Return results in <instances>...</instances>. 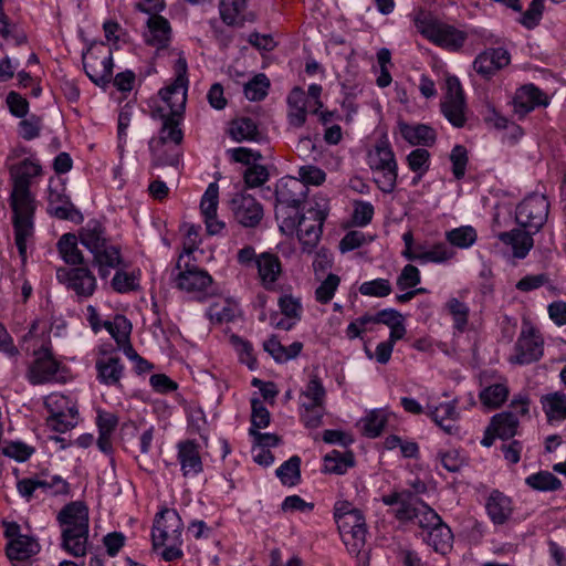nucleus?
<instances>
[{"instance_id": "nucleus-1", "label": "nucleus", "mask_w": 566, "mask_h": 566, "mask_svg": "<svg viewBox=\"0 0 566 566\" xmlns=\"http://www.w3.org/2000/svg\"><path fill=\"white\" fill-rule=\"evenodd\" d=\"M187 70L188 66L186 59L184 56H179L175 64L176 78L170 85L159 91V95L167 104L169 113H165L163 108H158L153 112L154 118H160L163 120L159 136L157 138H151L148 144L150 151L156 156H159L160 148L164 145L168 143L180 145L184 139V133L179 126L187 103Z\"/></svg>"}, {"instance_id": "nucleus-2", "label": "nucleus", "mask_w": 566, "mask_h": 566, "mask_svg": "<svg viewBox=\"0 0 566 566\" xmlns=\"http://www.w3.org/2000/svg\"><path fill=\"white\" fill-rule=\"evenodd\" d=\"M12 191L10 207L13 212V228L17 248H25L33 234L35 200L30 191L32 178L42 174V167L35 158H25L9 168Z\"/></svg>"}, {"instance_id": "nucleus-3", "label": "nucleus", "mask_w": 566, "mask_h": 566, "mask_svg": "<svg viewBox=\"0 0 566 566\" xmlns=\"http://www.w3.org/2000/svg\"><path fill=\"white\" fill-rule=\"evenodd\" d=\"M549 211V202L543 195L526 197L515 211L517 228L507 232H501L499 239L512 248H533L534 235L546 223Z\"/></svg>"}, {"instance_id": "nucleus-4", "label": "nucleus", "mask_w": 566, "mask_h": 566, "mask_svg": "<svg viewBox=\"0 0 566 566\" xmlns=\"http://www.w3.org/2000/svg\"><path fill=\"white\" fill-rule=\"evenodd\" d=\"M88 509L80 501L66 504L57 514L62 547L75 557L85 556L88 543Z\"/></svg>"}, {"instance_id": "nucleus-5", "label": "nucleus", "mask_w": 566, "mask_h": 566, "mask_svg": "<svg viewBox=\"0 0 566 566\" xmlns=\"http://www.w3.org/2000/svg\"><path fill=\"white\" fill-rule=\"evenodd\" d=\"M308 187L295 177H284L275 186V218L280 230L293 234L296 228L297 214L307 197Z\"/></svg>"}, {"instance_id": "nucleus-6", "label": "nucleus", "mask_w": 566, "mask_h": 566, "mask_svg": "<svg viewBox=\"0 0 566 566\" xmlns=\"http://www.w3.org/2000/svg\"><path fill=\"white\" fill-rule=\"evenodd\" d=\"M182 528V521L175 510L164 509L157 514L151 533L153 546L155 549L164 547L161 557L166 562L181 558Z\"/></svg>"}, {"instance_id": "nucleus-7", "label": "nucleus", "mask_w": 566, "mask_h": 566, "mask_svg": "<svg viewBox=\"0 0 566 566\" xmlns=\"http://www.w3.org/2000/svg\"><path fill=\"white\" fill-rule=\"evenodd\" d=\"M367 163L369 168L377 174L374 180L379 190L391 193L396 188L398 165L388 140L377 142L368 153Z\"/></svg>"}, {"instance_id": "nucleus-8", "label": "nucleus", "mask_w": 566, "mask_h": 566, "mask_svg": "<svg viewBox=\"0 0 566 566\" xmlns=\"http://www.w3.org/2000/svg\"><path fill=\"white\" fill-rule=\"evenodd\" d=\"M195 251L196 250H182L179 254L176 264L179 273L176 282L178 289L201 300L203 292L210 286L212 279L207 272L199 270L197 265L191 263V261L195 260Z\"/></svg>"}, {"instance_id": "nucleus-9", "label": "nucleus", "mask_w": 566, "mask_h": 566, "mask_svg": "<svg viewBox=\"0 0 566 566\" xmlns=\"http://www.w3.org/2000/svg\"><path fill=\"white\" fill-rule=\"evenodd\" d=\"M416 27L426 39L450 51L459 50L467 40L464 31L434 19H417Z\"/></svg>"}, {"instance_id": "nucleus-10", "label": "nucleus", "mask_w": 566, "mask_h": 566, "mask_svg": "<svg viewBox=\"0 0 566 566\" xmlns=\"http://www.w3.org/2000/svg\"><path fill=\"white\" fill-rule=\"evenodd\" d=\"M44 405L50 412L46 422L54 431L65 432L77 423V409L69 397L61 394H51Z\"/></svg>"}, {"instance_id": "nucleus-11", "label": "nucleus", "mask_w": 566, "mask_h": 566, "mask_svg": "<svg viewBox=\"0 0 566 566\" xmlns=\"http://www.w3.org/2000/svg\"><path fill=\"white\" fill-rule=\"evenodd\" d=\"M446 84L447 93L441 103V112L454 127H463L467 122V106L461 83L458 77L449 76Z\"/></svg>"}, {"instance_id": "nucleus-12", "label": "nucleus", "mask_w": 566, "mask_h": 566, "mask_svg": "<svg viewBox=\"0 0 566 566\" xmlns=\"http://www.w3.org/2000/svg\"><path fill=\"white\" fill-rule=\"evenodd\" d=\"M60 282L66 283L67 287L73 290L78 296L88 297L96 289V280L87 266L65 269L60 268L56 271Z\"/></svg>"}, {"instance_id": "nucleus-13", "label": "nucleus", "mask_w": 566, "mask_h": 566, "mask_svg": "<svg viewBox=\"0 0 566 566\" xmlns=\"http://www.w3.org/2000/svg\"><path fill=\"white\" fill-rule=\"evenodd\" d=\"M543 338L534 328L523 329L515 344L516 354L511 361L524 365L538 360L543 356Z\"/></svg>"}, {"instance_id": "nucleus-14", "label": "nucleus", "mask_w": 566, "mask_h": 566, "mask_svg": "<svg viewBox=\"0 0 566 566\" xmlns=\"http://www.w3.org/2000/svg\"><path fill=\"white\" fill-rule=\"evenodd\" d=\"M35 360L29 369V379L32 384L39 385L57 379L60 364L54 359L48 347H41L34 353Z\"/></svg>"}, {"instance_id": "nucleus-15", "label": "nucleus", "mask_w": 566, "mask_h": 566, "mask_svg": "<svg viewBox=\"0 0 566 566\" xmlns=\"http://www.w3.org/2000/svg\"><path fill=\"white\" fill-rule=\"evenodd\" d=\"M231 210L235 220L244 227H255L263 217L262 206L254 197L237 193L231 200Z\"/></svg>"}, {"instance_id": "nucleus-16", "label": "nucleus", "mask_w": 566, "mask_h": 566, "mask_svg": "<svg viewBox=\"0 0 566 566\" xmlns=\"http://www.w3.org/2000/svg\"><path fill=\"white\" fill-rule=\"evenodd\" d=\"M511 56L503 48L489 49L480 53L474 62L473 69L483 77H491L495 72L510 63Z\"/></svg>"}, {"instance_id": "nucleus-17", "label": "nucleus", "mask_w": 566, "mask_h": 566, "mask_svg": "<svg viewBox=\"0 0 566 566\" xmlns=\"http://www.w3.org/2000/svg\"><path fill=\"white\" fill-rule=\"evenodd\" d=\"M83 66L90 80L101 87H105L111 83L113 74V56L109 53L103 59L91 55L88 59L83 57Z\"/></svg>"}, {"instance_id": "nucleus-18", "label": "nucleus", "mask_w": 566, "mask_h": 566, "mask_svg": "<svg viewBox=\"0 0 566 566\" xmlns=\"http://www.w3.org/2000/svg\"><path fill=\"white\" fill-rule=\"evenodd\" d=\"M219 11L222 21L230 27H242L254 20V15L248 10L247 0H221Z\"/></svg>"}, {"instance_id": "nucleus-19", "label": "nucleus", "mask_w": 566, "mask_h": 566, "mask_svg": "<svg viewBox=\"0 0 566 566\" xmlns=\"http://www.w3.org/2000/svg\"><path fill=\"white\" fill-rule=\"evenodd\" d=\"M314 222H308L305 216L297 214L296 231L298 240L304 248H315L322 234V226L325 214L322 211L314 212Z\"/></svg>"}, {"instance_id": "nucleus-20", "label": "nucleus", "mask_w": 566, "mask_h": 566, "mask_svg": "<svg viewBox=\"0 0 566 566\" xmlns=\"http://www.w3.org/2000/svg\"><path fill=\"white\" fill-rule=\"evenodd\" d=\"M458 400L440 403L439 406H428V415L446 433H458L457 421L459 412L457 411Z\"/></svg>"}, {"instance_id": "nucleus-21", "label": "nucleus", "mask_w": 566, "mask_h": 566, "mask_svg": "<svg viewBox=\"0 0 566 566\" xmlns=\"http://www.w3.org/2000/svg\"><path fill=\"white\" fill-rule=\"evenodd\" d=\"M48 212L61 220H71L81 222L82 213L74 207L70 198L65 195L50 189L48 197Z\"/></svg>"}, {"instance_id": "nucleus-22", "label": "nucleus", "mask_w": 566, "mask_h": 566, "mask_svg": "<svg viewBox=\"0 0 566 566\" xmlns=\"http://www.w3.org/2000/svg\"><path fill=\"white\" fill-rule=\"evenodd\" d=\"M178 460L185 478L197 475L202 471V461L199 454V448L191 440L178 443Z\"/></svg>"}, {"instance_id": "nucleus-23", "label": "nucleus", "mask_w": 566, "mask_h": 566, "mask_svg": "<svg viewBox=\"0 0 566 566\" xmlns=\"http://www.w3.org/2000/svg\"><path fill=\"white\" fill-rule=\"evenodd\" d=\"M149 34L146 42L157 49H165L171 39V27L169 21L159 14H153L147 20Z\"/></svg>"}, {"instance_id": "nucleus-24", "label": "nucleus", "mask_w": 566, "mask_h": 566, "mask_svg": "<svg viewBox=\"0 0 566 566\" xmlns=\"http://www.w3.org/2000/svg\"><path fill=\"white\" fill-rule=\"evenodd\" d=\"M97 379L106 386H120L124 366L118 357L107 356L96 361Z\"/></svg>"}, {"instance_id": "nucleus-25", "label": "nucleus", "mask_w": 566, "mask_h": 566, "mask_svg": "<svg viewBox=\"0 0 566 566\" xmlns=\"http://www.w3.org/2000/svg\"><path fill=\"white\" fill-rule=\"evenodd\" d=\"M306 103L307 98L305 92L296 86L294 87L289 96H287V106H289V123L294 127H302L306 122Z\"/></svg>"}, {"instance_id": "nucleus-26", "label": "nucleus", "mask_w": 566, "mask_h": 566, "mask_svg": "<svg viewBox=\"0 0 566 566\" xmlns=\"http://www.w3.org/2000/svg\"><path fill=\"white\" fill-rule=\"evenodd\" d=\"M541 405L548 423L566 419V395L564 392L555 391L544 395L541 398Z\"/></svg>"}, {"instance_id": "nucleus-27", "label": "nucleus", "mask_w": 566, "mask_h": 566, "mask_svg": "<svg viewBox=\"0 0 566 566\" xmlns=\"http://www.w3.org/2000/svg\"><path fill=\"white\" fill-rule=\"evenodd\" d=\"M263 348L276 363H285L300 355L303 344L301 342H294L289 347H285L277 337L273 335L263 343Z\"/></svg>"}, {"instance_id": "nucleus-28", "label": "nucleus", "mask_w": 566, "mask_h": 566, "mask_svg": "<svg viewBox=\"0 0 566 566\" xmlns=\"http://www.w3.org/2000/svg\"><path fill=\"white\" fill-rule=\"evenodd\" d=\"M366 533V525H364L356 530H350L349 533H343L340 535L343 542L348 548V552L356 554L359 563L367 566L369 564V552L364 551Z\"/></svg>"}, {"instance_id": "nucleus-29", "label": "nucleus", "mask_w": 566, "mask_h": 566, "mask_svg": "<svg viewBox=\"0 0 566 566\" xmlns=\"http://www.w3.org/2000/svg\"><path fill=\"white\" fill-rule=\"evenodd\" d=\"M80 240L85 248H107L109 243L103 224L97 220H90L82 228Z\"/></svg>"}, {"instance_id": "nucleus-30", "label": "nucleus", "mask_w": 566, "mask_h": 566, "mask_svg": "<svg viewBox=\"0 0 566 566\" xmlns=\"http://www.w3.org/2000/svg\"><path fill=\"white\" fill-rule=\"evenodd\" d=\"M400 130L402 137L411 145L431 146L436 142L434 129L424 124H403Z\"/></svg>"}, {"instance_id": "nucleus-31", "label": "nucleus", "mask_w": 566, "mask_h": 566, "mask_svg": "<svg viewBox=\"0 0 566 566\" xmlns=\"http://www.w3.org/2000/svg\"><path fill=\"white\" fill-rule=\"evenodd\" d=\"M542 92L534 85H525L517 91L515 97V112L525 115L533 111L535 106L545 104L542 101Z\"/></svg>"}, {"instance_id": "nucleus-32", "label": "nucleus", "mask_w": 566, "mask_h": 566, "mask_svg": "<svg viewBox=\"0 0 566 566\" xmlns=\"http://www.w3.org/2000/svg\"><path fill=\"white\" fill-rule=\"evenodd\" d=\"M39 544L31 537L19 535L7 546V555L10 559L24 560L36 554Z\"/></svg>"}, {"instance_id": "nucleus-33", "label": "nucleus", "mask_w": 566, "mask_h": 566, "mask_svg": "<svg viewBox=\"0 0 566 566\" xmlns=\"http://www.w3.org/2000/svg\"><path fill=\"white\" fill-rule=\"evenodd\" d=\"M256 266L265 286L274 283L281 273L279 258L270 252H263L258 256Z\"/></svg>"}, {"instance_id": "nucleus-34", "label": "nucleus", "mask_w": 566, "mask_h": 566, "mask_svg": "<svg viewBox=\"0 0 566 566\" xmlns=\"http://www.w3.org/2000/svg\"><path fill=\"white\" fill-rule=\"evenodd\" d=\"M426 541L436 552L446 554L452 547L453 534L450 527L441 522L428 531Z\"/></svg>"}, {"instance_id": "nucleus-35", "label": "nucleus", "mask_w": 566, "mask_h": 566, "mask_svg": "<svg viewBox=\"0 0 566 566\" xmlns=\"http://www.w3.org/2000/svg\"><path fill=\"white\" fill-rule=\"evenodd\" d=\"M491 428L500 439H510L515 436L518 419L512 411H504L492 417Z\"/></svg>"}, {"instance_id": "nucleus-36", "label": "nucleus", "mask_w": 566, "mask_h": 566, "mask_svg": "<svg viewBox=\"0 0 566 566\" xmlns=\"http://www.w3.org/2000/svg\"><path fill=\"white\" fill-rule=\"evenodd\" d=\"M119 250H90L93 255V265L97 268L102 277H106L111 270L117 269L122 264Z\"/></svg>"}, {"instance_id": "nucleus-37", "label": "nucleus", "mask_w": 566, "mask_h": 566, "mask_svg": "<svg viewBox=\"0 0 566 566\" xmlns=\"http://www.w3.org/2000/svg\"><path fill=\"white\" fill-rule=\"evenodd\" d=\"M488 513L495 524H503L511 515V501L500 494H492L486 504Z\"/></svg>"}, {"instance_id": "nucleus-38", "label": "nucleus", "mask_w": 566, "mask_h": 566, "mask_svg": "<svg viewBox=\"0 0 566 566\" xmlns=\"http://www.w3.org/2000/svg\"><path fill=\"white\" fill-rule=\"evenodd\" d=\"M301 459L297 455L291 457L276 469V476L284 485L294 486L301 480Z\"/></svg>"}, {"instance_id": "nucleus-39", "label": "nucleus", "mask_w": 566, "mask_h": 566, "mask_svg": "<svg viewBox=\"0 0 566 566\" xmlns=\"http://www.w3.org/2000/svg\"><path fill=\"white\" fill-rule=\"evenodd\" d=\"M509 397L505 384H494L485 387L479 395L481 402L488 408H499Z\"/></svg>"}, {"instance_id": "nucleus-40", "label": "nucleus", "mask_w": 566, "mask_h": 566, "mask_svg": "<svg viewBox=\"0 0 566 566\" xmlns=\"http://www.w3.org/2000/svg\"><path fill=\"white\" fill-rule=\"evenodd\" d=\"M230 135L237 142L254 140L259 135V130L253 119L241 117L232 122Z\"/></svg>"}, {"instance_id": "nucleus-41", "label": "nucleus", "mask_w": 566, "mask_h": 566, "mask_svg": "<svg viewBox=\"0 0 566 566\" xmlns=\"http://www.w3.org/2000/svg\"><path fill=\"white\" fill-rule=\"evenodd\" d=\"M354 464L352 453H342L333 450L324 457L325 472L343 474Z\"/></svg>"}, {"instance_id": "nucleus-42", "label": "nucleus", "mask_w": 566, "mask_h": 566, "mask_svg": "<svg viewBox=\"0 0 566 566\" xmlns=\"http://www.w3.org/2000/svg\"><path fill=\"white\" fill-rule=\"evenodd\" d=\"M326 390L316 375L312 376L305 389L301 392V403L324 406Z\"/></svg>"}, {"instance_id": "nucleus-43", "label": "nucleus", "mask_w": 566, "mask_h": 566, "mask_svg": "<svg viewBox=\"0 0 566 566\" xmlns=\"http://www.w3.org/2000/svg\"><path fill=\"white\" fill-rule=\"evenodd\" d=\"M406 259L412 261H419L421 264L427 262H444L453 258V250H426L422 253H418V250H403Z\"/></svg>"}, {"instance_id": "nucleus-44", "label": "nucleus", "mask_w": 566, "mask_h": 566, "mask_svg": "<svg viewBox=\"0 0 566 566\" xmlns=\"http://www.w3.org/2000/svg\"><path fill=\"white\" fill-rule=\"evenodd\" d=\"M269 87V78L265 74L260 73L244 85V95L250 101H261L268 95Z\"/></svg>"}, {"instance_id": "nucleus-45", "label": "nucleus", "mask_w": 566, "mask_h": 566, "mask_svg": "<svg viewBox=\"0 0 566 566\" xmlns=\"http://www.w3.org/2000/svg\"><path fill=\"white\" fill-rule=\"evenodd\" d=\"M387 417L382 410H373L363 420V432L369 438L378 437L385 428Z\"/></svg>"}, {"instance_id": "nucleus-46", "label": "nucleus", "mask_w": 566, "mask_h": 566, "mask_svg": "<svg viewBox=\"0 0 566 566\" xmlns=\"http://www.w3.org/2000/svg\"><path fill=\"white\" fill-rule=\"evenodd\" d=\"M527 485L537 491H555L560 488V481L551 472L542 471L526 479Z\"/></svg>"}, {"instance_id": "nucleus-47", "label": "nucleus", "mask_w": 566, "mask_h": 566, "mask_svg": "<svg viewBox=\"0 0 566 566\" xmlns=\"http://www.w3.org/2000/svg\"><path fill=\"white\" fill-rule=\"evenodd\" d=\"M219 202V187L216 182L209 184L200 202V210L203 219H210L217 216Z\"/></svg>"}, {"instance_id": "nucleus-48", "label": "nucleus", "mask_w": 566, "mask_h": 566, "mask_svg": "<svg viewBox=\"0 0 566 566\" xmlns=\"http://www.w3.org/2000/svg\"><path fill=\"white\" fill-rule=\"evenodd\" d=\"M104 326L118 345L128 340L132 325L124 316L117 315L114 321H106Z\"/></svg>"}, {"instance_id": "nucleus-49", "label": "nucleus", "mask_w": 566, "mask_h": 566, "mask_svg": "<svg viewBox=\"0 0 566 566\" xmlns=\"http://www.w3.org/2000/svg\"><path fill=\"white\" fill-rule=\"evenodd\" d=\"M430 154L424 148H417L407 156V164L411 171L418 174V179L429 169Z\"/></svg>"}, {"instance_id": "nucleus-50", "label": "nucleus", "mask_w": 566, "mask_h": 566, "mask_svg": "<svg viewBox=\"0 0 566 566\" xmlns=\"http://www.w3.org/2000/svg\"><path fill=\"white\" fill-rule=\"evenodd\" d=\"M301 419L305 427L315 429L322 424V419L325 413V405L316 406L310 403H301Z\"/></svg>"}, {"instance_id": "nucleus-51", "label": "nucleus", "mask_w": 566, "mask_h": 566, "mask_svg": "<svg viewBox=\"0 0 566 566\" xmlns=\"http://www.w3.org/2000/svg\"><path fill=\"white\" fill-rule=\"evenodd\" d=\"M359 292L365 296L385 297L391 293V285L388 280L376 279L373 281L364 282L359 286Z\"/></svg>"}, {"instance_id": "nucleus-52", "label": "nucleus", "mask_w": 566, "mask_h": 566, "mask_svg": "<svg viewBox=\"0 0 566 566\" xmlns=\"http://www.w3.org/2000/svg\"><path fill=\"white\" fill-rule=\"evenodd\" d=\"M339 277L336 274L329 273L326 279L321 283V285L315 291L316 300L323 304L328 303L337 290L339 285Z\"/></svg>"}, {"instance_id": "nucleus-53", "label": "nucleus", "mask_w": 566, "mask_h": 566, "mask_svg": "<svg viewBox=\"0 0 566 566\" xmlns=\"http://www.w3.org/2000/svg\"><path fill=\"white\" fill-rule=\"evenodd\" d=\"M450 160L452 163V172L457 179L463 178L468 164V153L464 146L455 145L451 150Z\"/></svg>"}, {"instance_id": "nucleus-54", "label": "nucleus", "mask_w": 566, "mask_h": 566, "mask_svg": "<svg viewBox=\"0 0 566 566\" xmlns=\"http://www.w3.org/2000/svg\"><path fill=\"white\" fill-rule=\"evenodd\" d=\"M41 125V118L35 115H31L19 123L18 133L23 139L32 140L39 137Z\"/></svg>"}, {"instance_id": "nucleus-55", "label": "nucleus", "mask_w": 566, "mask_h": 566, "mask_svg": "<svg viewBox=\"0 0 566 566\" xmlns=\"http://www.w3.org/2000/svg\"><path fill=\"white\" fill-rule=\"evenodd\" d=\"M447 307L454 319L455 327L462 331L468 323L469 307L458 298H451Z\"/></svg>"}, {"instance_id": "nucleus-56", "label": "nucleus", "mask_w": 566, "mask_h": 566, "mask_svg": "<svg viewBox=\"0 0 566 566\" xmlns=\"http://www.w3.org/2000/svg\"><path fill=\"white\" fill-rule=\"evenodd\" d=\"M298 176H300L298 179L304 181L306 187H307V185L319 186L326 179L325 171L316 166H313V165H306V166L300 167Z\"/></svg>"}, {"instance_id": "nucleus-57", "label": "nucleus", "mask_w": 566, "mask_h": 566, "mask_svg": "<svg viewBox=\"0 0 566 566\" xmlns=\"http://www.w3.org/2000/svg\"><path fill=\"white\" fill-rule=\"evenodd\" d=\"M251 429L266 428L270 423V412L259 399L252 400Z\"/></svg>"}, {"instance_id": "nucleus-58", "label": "nucleus", "mask_w": 566, "mask_h": 566, "mask_svg": "<svg viewBox=\"0 0 566 566\" xmlns=\"http://www.w3.org/2000/svg\"><path fill=\"white\" fill-rule=\"evenodd\" d=\"M269 179V171L262 165H253L244 172V182L249 188L262 186Z\"/></svg>"}, {"instance_id": "nucleus-59", "label": "nucleus", "mask_w": 566, "mask_h": 566, "mask_svg": "<svg viewBox=\"0 0 566 566\" xmlns=\"http://www.w3.org/2000/svg\"><path fill=\"white\" fill-rule=\"evenodd\" d=\"M279 306L281 313L295 321H300L302 305L297 298H294L291 295H283L279 298Z\"/></svg>"}, {"instance_id": "nucleus-60", "label": "nucleus", "mask_w": 566, "mask_h": 566, "mask_svg": "<svg viewBox=\"0 0 566 566\" xmlns=\"http://www.w3.org/2000/svg\"><path fill=\"white\" fill-rule=\"evenodd\" d=\"M419 282V270L416 266L408 264L402 269L400 275L398 276L397 286L399 290L403 291L410 287H415Z\"/></svg>"}, {"instance_id": "nucleus-61", "label": "nucleus", "mask_w": 566, "mask_h": 566, "mask_svg": "<svg viewBox=\"0 0 566 566\" xmlns=\"http://www.w3.org/2000/svg\"><path fill=\"white\" fill-rule=\"evenodd\" d=\"M207 315L211 321H216L217 323L230 322L235 316V311L232 305L224 302L222 306L219 304H213L209 307Z\"/></svg>"}, {"instance_id": "nucleus-62", "label": "nucleus", "mask_w": 566, "mask_h": 566, "mask_svg": "<svg viewBox=\"0 0 566 566\" xmlns=\"http://www.w3.org/2000/svg\"><path fill=\"white\" fill-rule=\"evenodd\" d=\"M7 105L10 113L15 117H24L29 111L28 101L17 92H10L7 96Z\"/></svg>"}, {"instance_id": "nucleus-63", "label": "nucleus", "mask_w": 566, "mask_h": 566, "mask_svg": "<svg viewBox=\"0 0 566 566\" xmlns=\"http://www.w3.org/2000/svg\"><path fill=\"white\" fill-rule=\"evenodd\" d=\"M374 216V207L370 202L356 201L354 203L353 220L358 226H366Z\"/></svg>"}, {"instance_id": "nucleus-64", "label": "nucleus", "mask_w": 566, "mask_h": 566, "mask_svg": "<svg viewBox=\"0 0 566 566\" xmlns=\"http://www.w3.org/2000/svg\"><path fill=\"white\" fill-rule=\"evenodd\" d=\"M373 238L360 230L349 231L339 242L338 248H360L371 243Z\"/></svg>"}]
</instances>
